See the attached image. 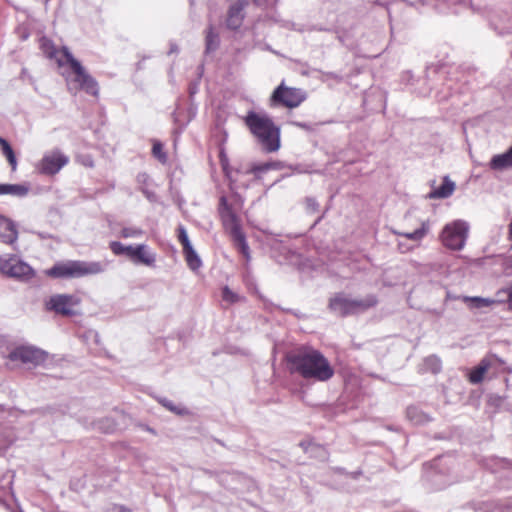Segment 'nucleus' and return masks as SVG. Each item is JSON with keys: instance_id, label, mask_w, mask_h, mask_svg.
<instances>
[{"instance_id": "obj_1", "label": "nucleus", "mask_w": 512, "mask_h": 512, "mask_svg": "<svg viewBox=\"0 0 512 512\" xmlns=\"http://www.w3.org/2000/svg\"><path fill=\"white\" fill-rule=\"evenodd\" d=\"M290 374H296L305 380L326 382L334 376V369L324 354L312 346L301 345L285 355Z\"/></svg>"}, {"instance_id": "obj_2", "label": "nucleus", "mask_w": 512, "mask_h": 512, "mask_svg": "<svg viewBox=\"0 0 512 512\" xmlns=\"http://www.w3.org/2000/svg\"><path fill=\"white\" fill-rule=\"evenodd\" d=\"M243 120L266 152H275L280 148V128L272 118L266 114L249 111Z\"/></svg>"}, {"instance_id": "obj_3", "label": "nucleus", "mask_w": 512, "mask_h": 512, "mask_svg": "<svg viewBox=\"0 0 512 512\" xmlns=\"http://www.w3.org/2000/svg\"><path fill=\"white\" fill-rule=\"evenodd\" d=\"M104 271V266L98 261L67 260L56 262L44 274L52 279H74L97 275Z\"/></svg>"}, {"instance_id": "obj_4", "label": "nucleus", "mask_w": 512, "mask_h": 512, "mask_svg": "<svg viewBox=\"0 0 512 512\" xmlns=\"http://www.w3.org/2000/svg\"><path fill=\"white\" fill-rule=\"evenodd\" d=\"M66 53V66L73 74L70 82L77 90H83L87 94L97 97L99 94L98 82L86 71L82 64L74 58L72 53Z\"/></svg>"}, {"instance_id": "obj_5", "label": "nucleus", "mask_w": 512, "mask_h": 512, "mask_svg": "<svg viewBox=\"0 0 512 512\" xmlns=\"http://www.w3.org/2000/svg\"><path fill=\"white\" fill-rule=\"evenodd\" d=\"M306 100V92L300 88L288 87L282 82L270 96V106L297 108Z\"/></svg>"}, {"instance_id": "obj_6", "label": "nucleus", "mask_w": 512, "mask_h": 512, "mask_svg": "<svg viewBox=\"0 0 512 512\" xmlns=\"http://www.w3.org/2000/svg\"><path fill=\"white\" fill-rule=\"evenodd\" d=\"M492 368L496 369L495 376L498 373H512V367L507 365L505 360L496 354H489L482 358L480 363L470 371L468 375L469 382L472 384L481 383L484 380L485 374Z\"/></svg>"}, {"instance_id": "obj_7", "label": "nucleus", "mask_w": 512, "mask_h": 512, "mask_svg": "<svg viewBox=\"0 0 512 512\" xmlns=\"http://www.w3.org/2000/svg\"><path fill=\"white\" fill-rule=\"evenodd\" d=\"M81 299L72 294H54L44 302V308L64 317H72L78 314L77 307Z\"/></svg>"}, {"instance_id": "obj_8", "label": "nucleus", "mask_w": 512, "mask_h": 512, "mask_svg": "<svg viewBox=\"0 0 512 512\" xmlns=\"http://www.w3.org/2000/svg\"><path fill=\"white\" fill-rule=\"evenodd\" d=\"M467 232L468 226L465 222L454 221L444 227L441 233V241L449 249L460 250L465 244Z\"/></svg>"}, {"instance_id": "obj_9", "label": "nucleus", "mask_w": 512, "mask_h": 512, "mask_svg": "<svg viewBox=\"0 0 512 512\" xmlns=\"http://www.w3.org/2000/svg\"><path fill=\"white\" fill-rule=\"evenodd\" d=\"M47 357V353L39 348L22 345L13 349L7 358L11 362H20L36 367L42 365L47 360Z\"/></svg>"}, {"instance_id": "obj_10", "label": "nucleus", "mask_w": 512, "mask_h": 512, "mask_svg": "<svg viewBox=\"0 0 512 512\" xmlns=\"http://www.w3.org/2000/svg\"><path fill=\"white\" fill-rule=\"evenodd\" d=\"M69 162L68 156L60 150H53L43 156L37 164V170L40 174L53 176L57 174Z\"/></svg>"}, {"instance_id": "obj_11", "label": "nucleus", "mask_w": 512, "mask_h": 512, "mask_svg": "<svg viewBox=\"0 0 512 512\" xmlns=\"http://www.w3.org/2000/svg\"><path fill=\"white\" fill-rule=\"evenodd\" d=\"M0 271L15 278H30L33 276L32 268L14 255L8 258L0 257Z\"/></svg>"}, {"instance_id": "obj_12", "label": "nucleus", "mask_w": 512, "mask_h": 512, "mask_svg": "<svg viewBox=\"0 0 512 512\" xmlns=\"http://www.w3.org/2000/svg\"><path fill=\"white\" fill-rule=\"evenodd\" d=\"M218 213L223 228L229 234L241 229L240 219L225 196L219 199Z\"/></svg>"}, {"instance_id": "obj_13", "label": "nucleus", "mask_w": 512, "mask_h": 512, "mask_svg": "<svg viewBox=\"0 0 512 512\" xmlns=\"http://www.w3.org/2000/svg\"><path fill=\"white\" fill-rule=\"evenodd\" d=\"M38 45L42 53L49 60H54L59 68L66 67V51L71 53L66 46L57 47L52 39L42 36L38 40Z\"/></svg>"}, {"instance_id": "obj_14", "label": "nucleus", "mask_w": 512, "mask_h": 512, "mask_svg": "<svg viewBox=\"0 0 512 512\" xmlns=\"http://www.w3.org/2000/svg\"><path fill=\"white\" fill-rule=\"evenodd\" d=\"M177 239L182 245L183 255L188 267L194 271L199 269L202 265L201 259L193 249L187 231L183 225H179L177 228Z\"/></svg>"}, {"instance_id": "obj_15", "label": "nucleus", "mask_w": 512, "mask_h": 512, "mask_svg": "<svg viewBox=\"0 0 512 512\" xmlns=\"http://www.w3.org/2000/svg\"><path fill=\"white\" fill-rule=\"evenodd\" d=\"M128 259L135 264L154 267L156 262V253L145 244H138L135 246L131 245Z\"/></svg>"}, {"instance_id": "obj_16", "label": "nucleus", "mask_w": 512, "mask_h": 512, "mask_svg": "<svg viewBox=\"0 0 512 512\" xmlns=\"http://www.w3.org/2000/svg\"><path fill=\"white\" fill-rule=\"evenodd\" d=\"M247 5V0H235L231 3L226 18V25L229 29L236 30L241 27L245 17L244 10Z\"/></svg>"}, {"instance_id": "obj_17", "label": "nucleus", "mask_w": 512, "mask_h": 512, "mask_svg": "<svg viewBox=\"0 0 512 512\" xmlns=\"http://www.w3.org/2000/svg\"><path fill=\"white\" fill-rule=\"evenodd\" d=\"M328 307L334 313L345 317L352 314V299L338 293L330 298Z\"/></svg>"}, {"instance_id": "obj_18", "label": "nucleus", "mask_w": 512, "mask_h": 512, "mask_svg": "<svg viewBox=\"0 0 512 512\" xmlns=\"http://www.w3.org/2000/svg\"><path fill=\"white\" fill-rule=\"evenodd\" d=\"M18 238L15 224L4 216H0V241L5 244H13Z\"/></svg>"}, {"instance_id": "obj_19", "label": "nucleus", "mask_w": 512, "mask_h": 512, "mask_svg": "<svg viewBox=\"0 0 512 512\" xmlns=\"http://www.w3.org/2000/svg\"><path fill=\"white\" fill-rule=\"evenodd\" d=\"M0 151L2 155L7 160V163L11 169L12 172H15L18 167V160L16 157V153L9 144V142L0 136Z\"/></svg>"}, {"instance_id": "obj_20", "label": "nucleus", "mask_w": 512, "mask_h": 512, "mask_svg": "<svg viewBox=\"0 0 512 512\" xmlns=\"http://www.w3.org/2000/svg\"><path fill=\"white\" fill-rule=\"evenodd\" d=\"M492 169L501 170L512 166V146L503 154L495 155L490 162Z\"/></svg>"}, {"instance_id": "obj_21", "label": "nucleus", "mask_w": 512, "mask_h": 512, "mask_svg": "<svg viewBox=\"0 0 512 512\" xmlns=\"http://www.w3.org/2000/svg\"><path fill=\"white\" fill-rule=\"evenodd\" d=\"M455 190V184L449 180L448 177L443 179V183L430 193V197L434 199L447 198L453 194Z\"/></svg>"}, {"instance_id": "obj_22", "label": "nucleus", "mask_w": 512, "mask_h": 512, "mask_svg": "<svg viewBox=\"0 0 512 512\" xmlns=\"http://www.w3.org/2000/svg\"><path fill=\"white\" fill-rule=\"evenodd\" d=\"M378 300L375 295H368L363 299H352V314L363 312L374 307Z\"/></svg>"}, {"instance_id": "obj_23", "label": "nucleus", "mask_w": 512, "mask_h": 512, "mask_svg": "<svg viewBox=\"0 0 512 512\" xmlns=\"http://www.w3.org/2000/svg\"><path fill=\"white\" fill-rule=\"evenodd\" d=\"M232 238L234 245L239 250V252L247 259L250 258V251L249 246L246 242L245 234L243 233L242 229L235 231L231 234H229Z\"/></svg>"}, {"instance_id": "obj_24", "label": "nucleus", "mask_w": 512, "mask_h": 512, "mask_svg": "<svg viewBox=\"0 0 512 512\" xmlns=\"http://www.w3.org/2000/svg\"><path fill=\"white\" fill-rule=\"evenodd\" d=\"M29 188L23 184H0V195L10 194L24 197L28 194Z\"/></svg>"}, {"instance_id": "obj_25", "label": "nucleus", "mask_w": 512, "mask_h": 512, "mask_svg": "<svg viewBox=\"0 0 512 512\" xmlns=\"http://www.w3.org/2000/svg\"><path fill=\"white\" fill-rule=\"evenodd\" d=\"M463 301L470 308H477V309L483 308V307H490L496 303V301L494 299L482 298V297H469V296L463 297Z\"/></svg>"}, {"instance_id": "obj_26", "label": "nucleus", "mask_w": 512, "mask_h": 512, "mask_svg": "<svg viewBox=\"0 0 512 512\" xmlns=\"http://www.w3.org/2000/svg\"><path fill=\"white\" fill-rule=\"evenodd\" d=\"M206 50L208 52L215 50L219 44L218 34L214 31V28L210 26L206 32Z\"/></svg>"}, {"instance_id": "obj_27", "label": "nucleus", "mask_w": 512, "mask_h": 512, "mask_svg": "<svg viewBox=\"0 0 512 512\" xmlns=\"http://www.w3.org/2000/svg\"><path fill=\"white\" fill-rule=\"evenodd\" d=\"M427 231L428 225L426 223H422L421 227L416 229L415 231L402 233L401 235L406 237L407 239L419 241L426 235Z\"/></svg>"}, {"instance_id": "obj_28", "label": "nucleus", "mask_w": 512, "mask_h": 512, "mask_svg": "<svg viewBox=\"0 0 512 512\" xmlns=\"http://www.w3.org/2000/svg\"><path fill=\"white\" fill-rule=\"evenodd\" d=\"M109 248L114 255H117V256L125 255L128 258L131 245L125 246L121 242L112 241L109 244Z\"/></svg>"}, {"instance_id": "obj_29", "label": "nucleus", "mask_w": 512, "mask_h": 512, "mask_svg": "<svg viewBox=\"0 0 512 512\" xmlns=\"http://www.w3.org/2000/svg\"><path fill=\"white\" fill-rule=\"evenodd\" d=\"M152 155L162 164L167 162V155L164 151L163 145L158 141L153 143Z\"/></svg>"}, {"instance_id": "obj_30", "label": "nucleus", "mask_w": 512, "mask_h": 512, "mask_svg": "<svg viewBox=\"0 0 512 512\" xmlns=\"http://www.w3.org/2000/svg\"><path fill=\"white\" fill-rule=\"evenodd\" d=\"M276 167V164L267 162L262 164L253 165L250 169V173L254 174L255 176L259 177V175L263 172H266L272 168Z\"/></svg>"}, {"instance_id": "obj_31", "label": "nucleus", "mask_w": 512, "mask_h": 512, "mask_svg": "<svg viewBox=\"0 0 512 512\" xmlns=\"http://www.w3.org/2000/svg\"><path fill=\"white\" fill-rule=\"evenodd\" d=\"M143 234V231L139 228L125 227L120 231L122 238H136Z\"/></svg>"}, {"instance_id": "obj_32", "label": "nucleus", "mask_w": 512, "mask_h": 512, "mask_svg": "<svg viewBox=\"0 0 512 512\" xmlns=\"http://www.w3.org/2000/svg\"><path fill=\"white\" fill-rule=\"evenodd\" d=\"M222 298L224 301L232 304L239 301V296L231 291L229 287H224L222 290Z\"/></svg>"}, {"instance_id": "obj_33", "label": "nucleus", "mask_w": 512, "mask_h": 512, "mask_svg": "<svg viewBox=\"0 0 512 512\" xmlns=\"http://www.w3.org/2000/svg\"><path fill=\"white\" fill-rule=\"evenodd\" d=\"M105 512H132V510L124 505L113 504L108 507Z\"/></svg>"}, {"instance_id": "obj_34", "label": "nucleus", "mask_w": 512, "mask_h": 512, "mask_svg": "<svg viewBox=\"0 0 512 512\" xmlns=\"http://www.w3.org/2000/svg\"><path fill=\"white\" fill-rule=\"evenodd\" d=\"M507 303H508L509 309L512 311V290L508 294Z\"/></svg>"}, {"instance_id": "obj_35", "label": "nucleus", "mask_w": 512, "mask_h": 512, "mask_svg": "<svg viewBox=\"0 0 512 512\" xmlns=\"http://www.w3.org/2000/svg\"><path fill=\"white\" fill-rule=\"evenodd\" d=\"M508 239L512 241V221L508 226Z\"/></svg>"}, {"instance_id": "obj_36", "label": "nucleus", "mask_w": 512, "mask_h": 512, "mask_svg": "<svg viewBox=\"0 0 512 512\" xmlns=\"http://www.w3.org/2000/svg\"><path fill=\"white\" fill-rule=\"evenodd\" d=\"M256 5H265L268 0H253Z\"/></svg>"}, {"instance_id": "obj_37", "label": "nucleus", "mask_w": 512, "mask_h": 512, "mask_svg": "<svg viewBox=\"0 0 512 512\" xmlns=\"http://www.w3.org/2000/svg\"><path fill=\"white\" fill-rule=\"evenodd\" d=\"M164 405H165L169 410H171V411H175V410H176V409H175V407H173V406H172V404H170V403H165Z\"/></svg>"}, {"instance_id": "obj_38", "label": "nucleus", "mask_w": 512, "mask_h": 512, "mask_svg": "<svg viewBox=\"0 0 512 512\" xmlns=\"http://www.w3.org/2000/svg\"><path fill=\"white\" fill-rule=\"evenodd\" d=\"M45 2H48L49 0H44Z\"/></svg>"}]
</instances>
